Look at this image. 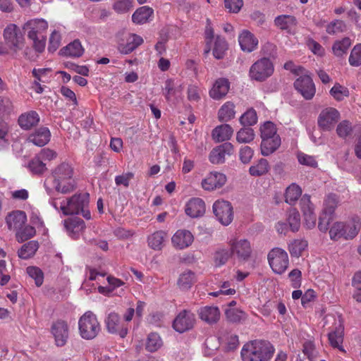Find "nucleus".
Returning <instances> with one entry per match:
<instances>
[{
    "instance_id": "f257e3e1",
    "label": "nucleus",
    "mask_w": 361,
    "mask_h": 361,
    "mask_svg": "<svg viewBox=\"0 0 361 361\" xmlns=\"http://www.w3.org/2000/svg\"><path fill=\"white\" fill-rule=\"evenodd\" d=\"M44 185L49 195L54 190L63 194L72 192L76 185L73 166L67 161L57 165L52 170L51 176L45 180Z\"/></svg>"
},
{
    "instance_id": "f03ea898",
    "label": "nucleus",
    "mask_w": 361,
    "mask_h": 361,
    "mask_svg": "<svg viewBox=\"0 0 361 361\" xmlns=\"http://www.w3.org/2000/svg\"><path fill=\"white\" fill-rule=\"evenodd\" d=\"M274 350L269 342L255 340L245 343L240 354L243 361H270Z\"/></svg>"
},
{
    "instance_id": "7ed1b4c3",
    "label": "nucleus",
    "mask_w": 361,
    "mask_h": 361,
    "mask_svg": "<svg viewBox=\"0 0 361 361\" xmlns=\"http://www.w3.org/2000/svg\"><path fill=\"white\" fill-rule=\"evenodd\" d=\"M50 203L56 210H60L64 215L78 214L81 209L87 207L89 195L87 193L76 194L61 200L59 203L56 200H51Z\"/></svg>"
},
{
    "instance_id": "20e7f679",
    "label": "nucleus",
    "mask_w": 361,
    "mask_h": 361,
    "mask_svg": "<svg viewBox=\"0 0 361 361\" xmlns=\"http://www.w3.org/2000/svg\"><path fill=\"white\" fill-rule=\"evenodd\" d=\"M360 226L361 219L359 217H355L347 223L336 222L329 229V235L334 240L341 238L351 239L357 234Z\"/></svg>"
},
{
    "instance_id": "39448f33",
    "label": "nucleus",
    "mask_w": 361,
    "mask_h": 361,
    "mask_svg": "<svg viewBox=\"0 0 361 361\" xmlns=\"http://www.w3.org/2000/svg\"><path fill=\"white\" fill-rule=\"evenodd\" d=\"M78 329L80 336L86 340L94 338L101 330L96 315L90 311L80 318Z\"/></svg>"
},
{
    "instance_id": "423d86ee",
    "label": "nucleus",
    "mask_w": 361,
    "mask_h": 361,
    "mask_svg": "<svg viewBox=\"0 0 361 361\" xmlns=\"http://www.w3.org/2000/svg\"><path fill=\"white\" fill-rule=\"evenodd\" d=\"M332 324L331 331L328 334L329 341L333 348H338L341 352H345L342 345L343 341V326L340 316L326 315L324 325Z\"/></svg>"
},
{
    "instance_id": "0eeeda50",
    "label": "nucleus",
    "mask_w": 361,
    "mask_h": 361,
    "mask_svg": "<svg viewBox=\"0 0 361 361\" xmlns=\"http://www.w3.org/2000/svg\"><path fill=\"white\" fill-rule=\"evenodd\" d=\"M228 245L233 257L238 260L247 261L250 257L252 249L247 239L232 237L228 239Z\"/></svg>"
},
{
    "instance_id": "6e6552de",
    "label": "nucleus",
    "mask_w": 361,
    "mask_h": 361,
    "mask_svg": "<svg viewBox=\"0 0 361 361\" xmlns=\"http://www.w3.org/2000/svg\"><path fill=\"white\" fill-rule=\"evenodd\" d=\"M338 202V197L336 194H329L326 197L324 203L323 212L319 217L318 224V228L322 232H326L329 229V225L333 218L334 211Z\"/></svg>"
},
{
    "instance_id": "1a4fd4ad",
    "label": "nucleus",
    "mask_w": 361,
    "mask_h": 361,
    "mask_svg": "<svg viewBox=\"0 0 361 361\" xmlns=\"http://www.w3.org/2000/svg\"><path fill=\"white\" fill-rule=\"evenodd\" d=\"M268 262L273 271L281 274L288 267V256L287 252L279 247L273 248L268 254Z\"/></svg>"
},
{
    "instance_id": "9d476101",
    "label": "nucleus",
    "mask_w": 361,
    "mask_h": 361,
    "mask_svg": "<svg viewBox=\"0 0 361 361\" xmlns=\"http://www.w3.org/2000/svg\"><path fill=\"white\" fill-rule=\"evenodd\" d=\"M274 71V65L268 58H262L257 61L250 68V76L257 81L265 80L270 77Z\"/></svg>"
},
{
    "instance_id": "9b49d317",
    "label": "nucleus",
    "mask_w": 361,
    "mask_h": 361,
    "mask_svg": "<svg viewBox=\"0 0 361 361\" xmlns=\"http://www.w3.org/2000/svg\"><path fill=\"white\" fill-rule=\"evenodd\" d=\"M3 35L6 44L14 51L23 48L24 36L19 27L16 24L8 25L4 30Z\"/></svg>"
},
{
    "instance_id": "f8f14e48",
    "label": "nucleus",
    "mask_w": 361,
    "mask_h": 361,
    "mask_svg": "<svg viewBox=\"0 0 361 361\" xmlns=\"http://www.w3.org/2000/svg\"><path fill=\"white\" fill-rule=\"evenodd\" d=\"M213 212L217 220L224 226H228L233 219V211L231 204L226 200H216L212 207Z\"/></svg>"
},
{
    "instance_id": "ddd939ff",
    "label": "nucleus",
    "mask_w": 361,
    "mask_h": 361,
    "mask_svg": "<svg viewBox=\"0 0 361 361\" xmlns=\"http://www.w3.org/2000/svg\"><path fill=\"white\" fill-rule=\"evenodd\" d=\"M217 343L224 347L226 350H233L238 345V338L236 335L231 333H225L222 334L219 338L211 336L205 341V345L211 350H215L218 348Z\"/></svg>"
},
{
    "instance_id": "4468645a",
    "label": "nucleus",
    "mask_w": 361,
    "mask_h": 361,
    "mask_svg": "<svg viewBox=\"0 0 361 361\" xmlns=\"http://www.w3.org/2000/svg\"><path fill=\"white\" fill-rule=\"evenodd\" d=\"M143 41L142 37L138 35L126 33L118 40V50L122 54H128L141 45Z\"/></svg>"
},
{
    "instance_id": "2eb2a0df",
    "label": "nucleus",
    "mask_w": 361,
    "mask_h": 361,
    "mask_svg": "<svg viewBox=\"0 0 361 361\" xmlns=\"http://www.w3.org/2000/svg\"><path fill=\"white\" fill-rule=\"evenodd\" d=\"M226 176L219 171H211L202 180L201 186L204 190L214 191L222 188L226 183Z\"/></svg>"
},
{
    "instance_id": "dca6fc26",
    "label": "nucleus",
    "mask_w": 361,
    "mask_h": 361,
    "mask_svg": "<svg viewBox=\"0 0 361 361\" xmlns=\"http://www.w3.org/2000/svg\"><path fill=\"white\" fill-rule=\"evenodd\" d=\"M195 240L193 233L185 228L178 229L171 237L172 246L179 250H183L190 247Z\"/></svg>"
},
{
    "instance_id": "f3484780",
    "label": "nucleus",
    "mask_w": 361,
    "mask_h": 361,
    "mask_svg": "<svg viewBox=\"0 0 361 361\" xmlns=\"http://www.w3.org/2000/svg\"><path fill=\"white\" fill-rule=\"evenodd\" d=\"M300 204L306 228H313L316 225L317 216L314 213V207L310 201V196L306 194L302 196Z\"/></svg>"
},
{
    "instance_id": "a211bd4d",
    "label": "nucleus",
    "mask_w": 361,
    "mask_h": 361,
    "mask_svg": "<svg viewBox=\"0 0 361 361\" xmlns=\"http://www.w3.org/2000/svg\"><path fill=\"white\" fill-rule=\"evenodd\" d=\"M340 118L338 110L332 107L323 109L318 118V125L324 130H331Z\"/></svg>"
},
{
    "instance_id": "6ab92c4d",
    "label": "nucleus",
    "mask_w": 361,
    "mask_h": 361,
    "mask_svg": "<svg viewBox=\"0 0 361 361\" xmlns=\"http://www.w3.org/2000/svg\"><path fill=\"white\" fill-rule=\"evenodd\" d=\"M294 86L305 99H311L315 94L314 83L311 77L307 75L299 77L295 81Z\"/></svg>"
},
{
    "instance_id": "aec40b11",
    "label": "nucleus",
    "mask_w": 361,
    "mask_h": 361,
    "mask_svg": "<svg viewBox=\"0 0 361 361\" xmlns=\"http://www.w3.org/2000/svg\"><path fill=\"white\" fill-rule=\"evenodd\" d=\"M195 321V317L193 313L183 310L175 318L173 327L177 332L183 333L193 326Z\"/></svg>"
},
{
    "instance_id": "412c9836",
    "label": "nucleus",
    "mask_w": 361,
    "mask_h": 361,
    "mask_svg": "<svg viewBox=\"0 0 361 361\" xmlns=\"http://www.w3.org/2000/svg\"><path fill=\"white\" fill-rule=\"evenodd\" d=\"M105 322L109 333L117 334L121 338H124L127 335L128 327L121 322V318L117 313L110 312Z\"/></svg>"
},
{
    "instance_id": "4be33fe9",
    "label": "nucleus",
    "mask_w": 361,
    "mask_h": 361,
    "mask_svg": "<svg viewBox=\"0 0 361 361\" xmlns=\"http://www.w3.org/2000/svg\"><path fill=\"white\" fill-rule=\"evenodd\" d=\"M48 23L42 18H35L28 20L23 25V29L27 32L29 39L44 36L42 34L47 30Z\"/></svg>"
},
{
    "instance_id": "5701e85b",
    "label": "nucleus",
    "mask_w": 361,
    "mask_h": 361,
    "mask_svg": "<svg viewBox=\"0 0 361 361\" xmlns=\"http://www.w3.org/2000/svg\"><path fill=\"white\" fill-rule=\"evenodd\" d=\"M233 152V146L230 142H225L214 148L209 156V159L214 164H222L225 161L226 156Z\"/></svg>"
},
{
    "instance_id": "b1692460",
    "label": "nucleus",
    "mask_w": 361,
    "mask_h": 361,
    "mask_svg": "<svg viewBox=\"0 0 361 361\" xmlns=\"http://www.w3.org/2000/svg\"><path fill=\"white\" fill-rule=\"evenodd\" d=\"M5 221L8 230L17 231L25 226L27 221V215L23 211L14 210L6 215Z\"/></svg>"
},
{
    "instance_id": "393cba45",
    "label": "nucleus",
    "mask_w": 361,
    "mask_h": 361,
    "mask_svg": "<svg viewBox=\"0 0 361 361\" xmlns=\"http://www.w3.org/2000/svg\"><path fill=\"white\" fill-rule=\"evenodd\" d=\"M57 346H63L68 338V326L66 322L59 320L54 322L51 329Z\"/></svg>"
},
{
    "instance_id": "a878e982",
    "label": "nucleus",
    "mask_w": 361,
    "mask_h": 361,
    "mask_svg": "<svg viewBox=\"0 0 361 361\" xmlns=\"http://www.w3.org/2000/svg\"><path fill=\"white\" fill-rule=\"evenodd\" d=\"M238 42L240 49L245 52L255 51L258 46V39L247 30H243L238 35Z\"/></svg>"
},
{
    "instance_id": "bb28decb",
    "label": "nucleus",
    "mask_w": 361,
    "mask_h": 361,
    "mask_svg": "<svg viewBox=\"0 0 361 361\" xmlns=\"http://www.w3.org/2000/svg\"><path fill=\"white\" fill-rule=\"evenodd\" d=\"M185 212L190 218L200 217L205 213V203L201 198H191L185 205Z\"/></svg>"
},
{
    "instance_id": "cd10ccee",
    "label": "nucleus",
    "mask_w": 361,
    "mask_h": 361,
    "mask_svg": "<svg viewBox=\"0 0 361 361\" xmlns=\"http://www.w3.org/2000/svg\"><path fill=\"white\" fill-rule=\"evenodd\" d=\"M297 23L295 17L292 15H280L274 19V25L289 34L294 32Z\"/></svg>"
},
{
    "instance_id": "c85d7f7f",
    "label": "nucleus",
    "mask_w": 361,
    "mask_h": 361,
    "mask_svg": "<svg viewBox=\"0 0 361 361\" xmlns=\"http://www.w3.org/2000/svg\"><path fill=\"white\" fill-rule=\"evenodd\" d=\"M51 133L48 128L40 127L32 133L28 137V141L38 147L46 145L50 140Z\"/></svg>"
},
{
    "instance_id": "c756f323",
    "label": "nucleus",
    "mask_w": 361,
    "mask_h": 361,
    "mask_svg": "<svg viewBox=\"0 0 361 361\" xmlns=\"http://www.w3.org/2000/svg\"><path fill=\"white\" fill-rule=\"evenodd\" d=\"M230 88V83L226 78H219L209 90V96L216 100L221 99L226 95Z\"/></svg>"
},
{
    "instance_id": "7c9ffc66",
    "label": "nucleus",
    "mask_w": 361,
    "mask_h": 361,
    "mask_svg": "<svg viewBox=\"0 0 361 361\" xmlns=\"http://www.w3.org/2000/svg\"><path fill=\"white\" fill-rule=\"evenodd\" d=\"M64 226L69 235L73 238H78L85 227L83 220L78 217L70 218L65 220Z\"/></svg>"
},
{
    "instance_id": "2f4dec72",
    "label": "nucleus",
    "mask_w": 361,
    "mask_h": 361,
    "mask_svg": "<svg viewBox=\"0 0 361 361\" xmlns=\"http://www.w3.org/2000/svg\"><path fill=\"white\" fill-rule=\"evenodd\" d=\"M233 133L232 127L228 124H221L214 128L212 133L213 140L216 142L230 140Z\"/></svg>"
},
{
    "instance_id": "473e14b6",
    "label": "nucleus",
    "mask_w": 361,
    "mask_h": 361,
    "mask_svg": "<svg viewBox=\"0 0 361 361\" xmlns=\"http://www.w3.org/2000/svg\"><path fill=\"white\" fill-rule=\"evenodd\" d=\"M154 10L149 6H144L137 8L132 16L133 23L136 24H145L152 20Z\"/></svg>"
},
{
    "instance_id": "72a5a7b5",
    "label": "nucleus",
    "mask_w": 361,
    "mask_h": 361,
    "mask_svg": "<svg viewBox=\"0 0 361 361\" xmlns=\"http://www.w3.org/2000/svg\"><path fill=\"white\" fill-rule=\"evenodd\" d=\"M167 233L164 231H157L147 237V243L150 248L159 251L164 246Z\"/></svg>"
},
{
    "instance_id": "f704fd0d",
    "label": "nucleus",
    "mask_w": 361,
    "mask_h": 361,
    "mask_svg": "<svg viewBox=\"0 0 361 361\" xmlns=\"http://www.w3.org/2000/svg\"><path fill=\"white\" fill-rule=\"evenodd\" d=\"M199 315L203 321L209 324H213L219 320L220 312L216 307L205 306L200 309Z\"/></svg>"
},
{
    "instance_id": "c9c22d12",
    "label": "nucleus",
    "mask_w": 361,
    "mask_h": 361,
    "mask_svg": "<svg viewBox=\"0 0 361 361\" xmlns=\"http://www.w3.org/2000/svg\"><path fill=\"white\" fill-rule=\"evenodd\" d=\"M281 140L280 137L262 139L261 154L263 156H269L273 154L281 145Z\"/></svg>"
},
{
    "instance_id": "e433bc0d",
    "label": "nucleus",
    "mask_w": 361,
    "mask_h": 361,
    "mask_svg": "<svg viewBox=\"0 0 361 361\" xmlns=\"http://www.w3.org/2000/svg\"><path fill=\"white\" fill-rule=\"evenodd\" d=\"M47 68H34L32 70V75L35 78L32 83V89L37 94H41L44 91V87L40 85V82H46L48 80L47 74L49 72Z\"/></svg>"
},
{
    "instance_id": "4c0bfd02",
    "label": "nucleus",
    "mask_w": 361,
    "mask_h": 361,
    "mask_svg": "<svg viewBox=\"0 0 361 361\" xmlns=\"http://www.w3.org/2000/svg\"><path fill=\"white\" fill-rule=\"evenodd\" d=\"M195 281V274L190 270H186L180 274L177 281V285L181 290L185 291L190 289Z\"/></svg>"
},
{
    "instance_id": "58836bf2",
    "label": "nucleus",
    "mask_w": 361,
    "mask_h": 361,
    "mask_svg": "<svg viewBox=\"0 0 361 361\" xmlns=\"http://www.w3.org/2000/svg\"><path fill=\"white\" fill-rule=\"evenodd\" d=\"M39 121V116L36 111H30L23 114L18 118L20 126L27 130L37 125Z\"/></svg>"
},
{
    "instance_id": "ea45409f",
    "label": "nucleus",
    "mask_w": 361,
    "mask_h": 361,
    "mask_svg": "<svg viewBox=\"0 0 361 361\" xmlns=\"http://www.w3.org/2000/svg\"><path fill=\"white\" fill-rule=\"evenodd\" d=\"M308 243L305 239L298 238L290 242L288 244V250L290 255L293 257H299L307 249Z\"/></svg>"
},
{
    "instance_id": "a19ab883",
    "label": "nucleus",
    "mask_w": 361,
    "mask_h": 361,
    "mask_svg": "<svg viewBox=\"0 0 361 361\" xmlns=\"http://www.w3.org/2000/svg\"><path fill=\"white\" fill-rule=\"evenodd\" d=\"M269 169V161L266 159L262 158L250 167L249 173L252 176H262L267 174Z\"/></svg>"
},
{
    "instance_id": "79ce46f5",
    "label": "nucleus",
    "mask_w": 361,
    "mask_h": 361,
    "mask_svg": "<svg viewBox=\"0 0 361 361\" xmlns=\"http://www.w3.org/2000/svg\"><path fill=\"white\" fill-rule=\"evenodd\" d=\"M302 195L301 188L296 183H292L287 187L285 192V201L290 205H294Z\"/></svg>"
},
{
    "instance_id": "37998d69",
    "label": "nucleus",
    "mask_w": 361,
    "mask_h": 361,
    "mask_svg": "<svg viewBox=\"0 0 361 361\" xmlns=\"http://www.w3.org/2000/svg\"><path fill=\"white\" fill-rule=\"evenodd\" d=\"M235 105L227 102L221 106L218 111V118L221 122H228L235 117Z\"/></svg>"
},
{
    "instance_id": "c03bdc74",
    "label": "nucleus",
    "mask_w": 361,
    "mask_h": 361,
    "mask_svg": "<svg viewBox=\"0 0 361 361\" xmlns=\"http://www.w3.org/2000/svg\"><path fill=\"white\" fill-rule=\"evenodd\" d=\"M233 257L231 250L226 247L217 248L213 256V261L216 267H221L225 264L228 260Z\"/></svg>"
},
{
    "instance_id": "a18cd8bd",
    "label": "nucleus",
    "mask_w": 361,
    "mask_h": 361,
    "mask_svg": "<svg viewBox=\"0 0 361 361\" xmlns=\"http://www.w3.org/2000/svg\"><path fill=\"white\" fill-rule=\"evenodd\" d=\"M182 90L180 85H176L172 79L166 80L164 88V94L166 100L171 101L178 97V94Z\"/></svg>"
},
{
    "instance_id": "49530a36",
    "label": "nucleus",
    "mask_w": 361,
    "mask_h": 361,
    "mask_svg": "<svg viewBox=\"0 0 361 361\" xmlns=\"http://www.w3.org/2000/svg\"><path fill=\"white\" fill-rule=\"evenodd\" d=\"M39 247V244L35 240H31L24 244L18 252L20 258L27 259L32 257Z\"/></svg>"
},
{
    "instance_id": "de8ad7c7",
    "label": "nucleus",
    "mask_w": 361,
    "mask_h": 361,
    "mask_svg": "<svg viewBox=\"0 0 361 361\" xmlns=\"http://www.w3.org/2000/svg\"><path fill=\"white\" fill-rule=\"evenodd\" d=\"M84 49L80 42L78 39H75L73 42L69 43L63 49V53L64 55L71 57H80L82 55Z\"/></svg>"
},
{
    "instance_id": "09e8293b",
    "label": "nucleus",
    "mask_w": 361,
    "mask_h": 361,
    "mask_svg": "<svg viewBox=\"0 0 361 361\" xmlns=\"http://www.w3.org/2000/svg\"><path fill=\"white\" fill-rule=\"evenodd\" d=\"M62 30L63 27L61 25L54 26L49 37L48 49L50 51H56L61 45Z\"/></svg>"
},
{
    "instance_id": "8fccbe9b",
    "label": "nucleus",
    "mask_w": 361,
    "mask_h": 361,
    "mask_svg": "<svg viewBox=\"0 0 361 361\" xmlns=\"http://www.w3.org/2000/svg\"><path fill=\"white\" fill-rule=\"evenodd\" d=\"M228 49V44L224 37L216 35L214 42L213 55L217 59H222Z\"/></svg>"
},
{
    "instance_id": "3c124183",
    "label": "nucleus",
    "mask_w": 361,
    "mask_h": 361,
    "mask_svg": "<svg viewBox=\"0 0 361 361\" xmlns=\"http://www.w3.org/2000/svg\"><path fill=\"white\" fill-rule=\"evenodd\" d=\"M260 135L262 139L280 137L276 125L271 121H266L260 126Z\"/></svg>"
},
{
    "instance_id": "603ef678",
    "label": "nucleus",
    "mask_w": 361,
    "mask_h": 361,
    "mask_svg": "<svg viewBox=\"0 0 361 361\" xmlns=\"http://www.w3.org/2000/svg\"><path fill=\"white\" fill-rule=\"evenodd\" d=\"M30 171L35 174H42L47 169L46 164L37 154L28 163Z\"/></svg>"
},
{
    "instance_id": "864d4df0",
    "label": "nucleus",
    "mask_w": 361,
    "mask_h": 361,
    "mask_svg": "<svg viewBox=\"0 0 361 361\" xmlns=\"http://www.w3.org/2000/svg\"><path fill=\"white\" fill-rule=\"evenodd\" d=\"M35 233L36 230L34 226H23L16 231V238L19 243H22L32 238Z\"/></svg>"
},
{
    "instance_id": "5fc2aeb1",
    "label": "nucleus",
    "mask_w": 361,
    "mask_h": 361,
    "mask_svg": "<svg viewBox=\"0 0 361 361\" xmlns=\"http://www.w3.org/2000/svg\"><path fill=\"white\" fill-rule=\"evenodd\" d=\"M225 314L228 320L231 322H240L245 319V312L238 307L226 308Z\"/></svg>"
},
{
    "instance_id": "6e6d98bb",
    "label": "nucleus",
    "mask_w": 361,
    "mask_h": 361,
    "mask_svg": "<svg viewBox=\"0 0 361 361\" xmlns=\"http://www.w3.org/2000/svg\"><path fill=\"white\" fill-rule=\"evenodd\" d=\"M163 344L160 336L156 333H151L148 335L146 341V349L149 352H155L159 349Z\"/></svg>"
},
{
    "instance_id": "4d7b16f0",
    "label": "nucleus",
    "mask_w": 361,
    "mask_h": 361,
    "mask_svg": "<svg viewBox=\"0 0 361 361\" xmlns=\"http://www.w3.org/2000/svg\"><path fill=\"white\" fill-rule=\"evenodd\" d=\"M288 225L292 232H297L300 227V216L296 209H291L287 218Z\"/></svg>"
},
{
    "instance_id": "13d9d810",
    "label": "nucleus",
    "mask_w": 361,
    "mask_h": 361,
    "mask_svg": "<svg viewBox=\"0 0 361 361\" xmlns=\"http://www.w3.org/2000/svg\"><path fill=\"white\" fill-rule=\"evenodd\" d=\"M351 45V40L348 37H344L334 42L332 50L336 56H340L346 52Z\"/></svg>"
},
{
    "instance_id": "bf43d9fd",
    "label": "nucleus",
    "mask_w": 361,
    "mask_h": 361,
    "mask_svg": "<svg viewBox=\"0 0 361 361\" xmlns=\"http://www.w3.org/2000/svg\"><path fill=\"white\" fill-rule=\"evenodd\" d=\"M254 130L250 128H243L236 134V140L239 143H250L255 138Z\"/></svg>"
},
{
    "instance_id": "052dcab7",
    "label": "nucleus",
    "mask_w": 361,
    "mask_h": 361,
    "mask_svg": "<svg viewBox=\"0 0 361 361\" xmlns=\"http://www.w3.org/2000/svg\"><path fill=\"white\" fill-rule=\"evenodd\" d=\"M330 94L337 101H341L348 97L349 91L347 87L336 83L330 90Z\"/></svg>"
},
{
    "instance_id": "680f3d73",
    "label": "nucleus",
    "mask_w": 361,
    "mask_h": 361,
    "mask_svg": "<svg viewBox=\"0 0 361 361\" xmlns=\"http://www.w3.org/2000/svg\"><path fill=\"white\" fill-rule=\"evenodd\" d=\"M240 122L243 126H253L257 122V115L253 109H248L240 118Z\"/></svg>"
},
{
    "instance_id": "e2e57ef3",
    "label": "nucleus",
    "mask_w": 361,
    "mask_h": 361,
    "mask_svg": "<svg viewBox=\"0 0 361 361\" xmlns=\"http://www.w3.org/2000/svg\"><path fill=\"white\" fill-rule=\"evenodd\" d=\"M28 276L35 280L37 286H40L44 281V274L42 271L37 267H28L26 269Z\"/></svg>"
},
{
    "instance_id": "0e129e2a",
    "label": "nucleus",
    "mask_w": 361,
    "mask_h": 361,
    "mask_svg": "<svg viewBox=\"0 0 361 361\" xmlns=\"http://www.w3.org/2000/svg\"><path fill=\"white\" fill-rule=\"evenodd\" d=\"M231 283L230 281H224L220 286V290L214 292L209 293V295L214 297H219L221 295H233L235 293V289L231 288Z\"/></svg>"
},
{
    "instance_id": "69168bd1",
    "label": "nucleus",
    "mask_w": 361,
    "mask_h": 361,
    "mask_svg": "<svg viewBox=\"0 0 361 361\" xmlns=\"http://www.w3.org/2000/svg\"><path fill=\"white\" fill-rule=\"evenodd\" d=\"M297 159L300 164L308 167L316 168L317 167V161L314 157L305 154L303 152H298Z\"/></svg>"
},
{
    "instance_id": "338daca9",
    "label": "nucleus",
    "mask_w": 361,
    "mask_h": 361,
    "mask_svg": "<svg viewBox=\"0 0 361 361\" xmlns=\"http://www.w3.org/2000/svg\"><path fill=\"white\" fill-rule=\"evenodd\" d=\"M348 61L352 66L357 67L361 65V44H358L353 47Z\"/></svg>"
},
{
    "instance_id": "774afa93",
    "label": "nucleus",
    "mask_w": 361,
    "mask_h": 361,
    "mask_svg": "<svg viewBox=\"0 0 361 361\" xmlns=\"http://www.w3.org/2000/svg\"><path fill=\"white\" fill-rule=\"evenodd\" d=\"M345 30V23L341 20H335L326 26V32L329 35H335L342 32Z\"/></svg>"
}]
</instances>
